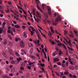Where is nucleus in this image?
I'll return each instance as SVG.
<instances>
[{
	"instance_id": "nucleus-36",
	"label": "nucleus",
	"mask_w": 78,
	"mask_h": 78,
	"mask_svg": "<svg viewBox=\"0 0 78 78\" xmlns=\"http://www.w3.org/2000/svg\"><path fill=\"white\" fill-rule=\"evenodd\" d=\"M69 73V72L67 71V72H64V74L65 75H68V74Z\"/></svg>"
},
{
	"instance_id": "nucleus-44",
	"label": "nucleus",
	"mask_w": 78,
	"mask_h": 78,
	"mask_svg": "<svg viewBox=\"0 0 78 78\" xmlns=\"http://www.w3.org/2000/svg\"><path fill=\"white\" fill-rule=\"evenodd\" d=\"M73 78H77L76 76V75H73Z\"/></svg>"
},
{
	"instance_id": "nucleus-1",
	"label": "nucleus",
	"mask_w": 78,
	"mask_h": 78,
	"mask_svg": "<svg viewBox=\"0 0 78 78\" xmlns=\"http://www.w3.org/2000/svg\"><path fill=\"white\" fill-rule=\"evenodd\" d=\"M59 21H61V17L60 16H58V17L55 19V23L53 22V24L55 25H57L58 23V22H59Z\"/></svg>"
},
{
	"instance_id": "nucleus-22",
	"label": "nucleus",
	"mask_w": 78,
	"mask_h": 78,
	"mask_svg": "<svg viewBox=\"0 0 78 78\" xmlns=\"http://www.w3.org/2000/svg\"><path fill=\"white\" fill-rule=\"evenodd\" d=\"M32 13H33V14L34 15H36V12H35V9H33V11L32 12Z\"/></svg>"
},
{
	"instance_id": "nucleus-21",
	"label": "nucleus",
	"mask_w": 78,
	"mask_h": 78,
	"mask_svg": "<svg viewBox=\"0 0 78 78\" xmlns=\"http://www.w3.org/2000/svg\"><path fill=\"white\" fill-rule=\"evenodd\" d=\"M68 44L70 46V47H72V44L71 43V41L69 40L68 41Z\"/></svg>"
},
{
	"instance_id": "nucleus-8",
	"label": "nucleus",
	"mask_w": 78,
	"mask_h": 78,
	"mask_svg": "<svg viewBox=\"0 0 78 78\" xmlns=\"http://www.w3.org/2000/svg\"><path fill=\"white\" fill-rule=\"evenodd\" d=\"M48 35L49 36L51 37V36H52V33H51V32L49 31L48 33Z\"/></svg>"
},
{
	"instance_id": "nucleus-6",
	"label": "nucleus",
	"mask_w": 78,
	"mask_h": 78,
	"mask_svg": "<svg viewBox=\"0 0 78 78\" xmlns=\"http://www.w3.org/2000/svg\"><path fill=\"white\" fill-rule=\"evenodd\" d=\"M20 46H21L22 47H24V43H23V41H20Z\"/></svg>"
},
{
	"instance_id": "nucleus-12",
	"label": "nucleus",
	"mask_w": 78,
	"mask_h": 78,
	"mask_svg": "<svg viewBox=\"0 0 78 78\" xmlns=\"http://www.w3.org/2000/svg\"><path fill=\"white\" fill-rule=\"evenodd\" d=\"M30 28L32 29V30L33 31H36L33 27L32 26H30Z\"/></svg>"
},
{
	"instance_id": "nucleus-50",
	"label": "nucleus",
	"mask_w": 78,
	"mask_h": 78,
	"mask_svg": "<svg viewBox=\"0 0 78 78\" xmlns=\"http://www.w3.org/2000/svg\"><path fill=\"white\" fill-rule=\"evenodd\" d=\"M36 21L37 22H38V23H39V21H40V20L39 19H37L36 20Z\"/></svg>"
},
{
	"instance_id": "nucleus-43",
	"label": "nucleus",
	"mask_w": 78,
	"mask_h": 78,
	"mask_svg": "<svg viewBox=\"0 0 78 78\" xmlns=\"http://www.w3.org/2000/svg\"><path fill=\"white\" fill-rule=\"evenodd\" d=\"M9 38L10 40H12V38L10 36H9Z\"/></svg>"
},
{
	"instance_id": "nucleus-58",
	"label": "nucleus",
	"mask_w": 78,
	"mask_h": 78,
	"mask_svg": "<svg viewBox=\"0 0 78 78\" xmlns=\"http://www.w3.org/2000/svg\"><path fill=\"white\" fill-rule=\"evenodd\" d=\"M8 78V76H3V78Z\"/></svg>"
},
{
	"instance_id": "nucleus-54",
	"label": "nucleus",
	"mask_w": 78,
	"mask_h": 78,
	"mask_svg": "<svg viewBox=\"0 0 78 78\" xmlns=\"http://www.w3.org/2000/svg\"><path fill=\"white\" fill-rule=\"evenodd\" d=\"M2 2H3V1H2V0H0V4L2 5V4H3Z\"/></svg>"
},
{
	"instance_id": "nucleus-37",
	"label": "nucleus",
	"mask_w": 78,
	"mask_h": 78,
	"mask_svg": "<svg viewBox=\"0 0 78 78\" xmlns=\"http://www.w3.org/2000/svg\"><path fill=\"white\" fill-rule=\"evenodd\" d=\"M48 15H45V19H48Z\"/></svg>"
},
{
	"instance_id": "nucleus-34",
	"label": "nucleus",
	"mask_w": 78,
	"mask_h": 78,
	"mask_svg": "<svg viewBox=\"0 0 78 78\" xmlns=\"http://www.w3.org/2000/svg\"><path fill=\"white\" fill-rule=\"evenodd\" d=\"M5 62H1L2 65H5Z\"/></svg>"
},
{
	"instance_id": "nucleus-39",
	"label": "nucleus",
	"mask_w": 78,
	"mask_h": 78,
	"mask_svg": "<svg viewBox=\"0 0 78 78\" xmlns=\"http://www.w3.org/2000/svg\"><path fill=\"white\" fill-rule=\"evenodd\" d=\"M15 55H16V56H19V55L18 54V53L17 52H15Z\"/></svg>"
},
{
	"instance_id": "nucleus-46",
	"label": "nucleus",
	"mask_w": 78,
	"mask_h": 78,
	"mask_svg": "<svg viewBox=\"0 0 78 78\" xmlns=\"http://www.w3.org/2000/svg\"><path fill=\"white\" fill-rule=\"evenodd\" d=\"M62 67H66V65L62 64Z\"/></svg>"
},
{
	"instance_id": "nucleus-23",
	"label": "nucleus",
	"mask_w": 78,
	"mask_h": 78,
	"mask_svg": "<svg viewBox=\"0 0 78 78\" xmlns=\"http://www.w3.org/2000/svg\"><path fill=\"white\" fill-rule=\"evenodd\" d=\"M28 62L29 63V65L30 66L32 65V62H31V61L29 60L28 61Z\"/></svg>"
},
{
	"instance_id": "nucleus-41",
	"label": "nucleus",
	"mask_w": 78,
	"mask_h": 78,
	"mask_svg": "<svg viewBox=\"0 0 78 78\" xmlns=\"http://www.w3.org/2000/svg\"><path fill=\"white\" fill-rule=\"evenodd\" d=\"M55 73L56 74V75H58V76H61L59 75V73L58 72H55Z\"/></svg>"
},
{
	"instance_id": "nucleus-47",
	"label": "nucleus",
	"mask_w": 78,
	"mask_h": 78,
	"mask_svg": "<svg viewBox=\"0 0 78 78\" xmlns=\"http://www.w3.org/2000/svg\"><path fill=\"white\" fill-rule=\"evenodd\" d=\"M21 2H20V0H19V4L20 6H22V4H21Z\"/></svg>"
},
{
	"instance_id": "nucleus-53",
	"label": "nucleus",
	"mask_w": 78,
	"mask_h": 78,
	"mask_svg": "<svg viewBox=\"0 0 78 78\" xmlns=\"http://www.w3.org/2000/svg\"><path fill=\"white\" fill-rule=\"evenodd\" d=\"M54 68H56L57 67H58V66L56 65H54L53 66Z\"/></svg>"
},
{
	"instance_id": "nucleus-42",
	"label": "nucleus",
	"mask_w": 78,
	"mask_h": 78,
	"mask_svg": "<svg viewBox=\"0 0 78 78\" xmlns=\"http://www.w3.org/2000/svg\"><path fill=\"white\" fill-rule=\"evenodd\" d=\"M19 40V38H17V37H16L15 38V41H18Z\"/></svg>"
},
{
	"instance_id": "nucleus-26",
	"label": "nucleus",
	"mask_w": 78,
	"mask_h": 78,
	"mask_svg": "<svg viewBox=\"0 0 78 78\" xmlns=\"http://www.w3.org/2000/svg\"><path fill=\"white\" fill-rule=\"evenodd\" d=\"M40 66L41 67H44V66H45V64H44V63H43V64L42 63H41L40 64Z\"/></svg>"
},
{
	"instance_id": "nucleus-4",
	"label": "nucleus",
	"mask_w": 78,
	"mask_h": 78,
	"mask_svg": "<svg viewBox=\"0 0 78 78\" xmlns=\"http://www.w3.org/2000/svg\"><path fill=\"white\" fill-rule=\"evenodd\" d=\"M56 42L57 43H60V44H61L62 46H63V47L65 48V49H66V50H67V48H66V46H65V45H64V44H62V43H61V41H59V40H56Z\"/></svg>"
},
{
	"instance_id": "nucleus-32",
	"label": "nucleus",
	"mask_w": 78,
	"mask_h": 78,
	"mask_svg": "<svg viewBox=\"0 0 78 78\" xmlns=\"http://www.w3.org/2000/svg\"><path fill=\"white\" fill-rule=\"evenodd\" d=\"M7 11L6 10H5V11H6V12H9V9H8V8H7Z\"/></svg>"
},
{
	"instance_id": "nucleus-63",
	"label": "nucleus",
	"mask_w": 78,
	"mask_h": 78,
	"mask_svg": "<svg viewBox=\"0 0 78 78\" xmlns=\"http://www.w3.org/2000/svg\"><path fill=\"white\" fill-rule=\"evenodd\" d=\"M8 3L9 4V5H11V2H8Z\"/></svg>"
},
{
	"instance_id": "nucleus-40",
	"label": "nucleus",
	"mask_w": 78,
	"mask_h": 78,
	"mask_svg": "<svg viewBox=\"0 0 78 78\" xmlns=\"http://www.w3.org/2000/svg\"><path fill=\"white\" fill-rule=\"evenodd\" d=\"M27 69L29 70H31V66H28L27 67Z\"/></svg>"
},
{
	"instance_id": "nucleus-2",
	"label": "nucleus",
	"mask_w": 78,
	"mask_h": 78,
	"mask_svg": "<svg viewBox=\"0 0 78 78\" xmlns=\"http://www.w3.org/2000/svg\"><path fill=\"white\" fill-rule=\"evenodd\" d=\"M36 0V3L37 4V8H38V9H39V10H40V11L41 12H42V10L39 7V3L38 2H40V1H39V0Z\"/></svg>"
},
{
	"instance_id": "nucleus-33",
	"label": "nucleus",
	"mask_w": 78,
	"mask_h": 78,
	"mask_svg": "<svg viewBox=\"0 0 78 78\" xmlns=\"http://www.w3.org/2000/svg\"><path fill=\"white\" fill-rule=\"evenodd\" d=\"M17 7H18V8L19 9H21L22 8V7H21L19 6L18 5H17Z\"/></svg>"
},
{
	"instance_id": "nucleus-9",
	"label": "nucleus",
	"mask_w": 78,
	"mask_h": 78,
	"mask_svg": "<svg viewBox=\"0 0 78 78\" xmlns=\"http://www.w3.org/2000/svg\"><path fill=\"white\" fill-rule=\"evenodd\" d=\"M36 13H37V17H39V18H41V16L40 15V14H39V12H36Z\"/></svg>"
},
{
	"instance_id": "nucleus-35",
	"label": "nucleus",
	"mask_w": 78,
	"mask_h": 78,
	"mask_svg": "<svg viewBox=\"0 0 78 78\" xmlns=\"http://www.w3.org/2000/svg\"><path fill=\"white\" fill-rule=\"evenodd\" d=\"M62 54V51H61V50H60L59 51V55H61Z\"/></svg>"
},
{
	"instance_id": "nucleus-10",
	"label": "nucleus",
	"mask_w": 78,
	"mask_h": 78,
	"mask_svg": "<svg viewBox=\"0 0 78 78\" xmlns=\"http://www.w3.org/2000/svg\"><path fill=\"white\" fill-rule=\"evenodd\" d=\"M30 57L33 59H36V57L34 55H30Z\"/></svg>"
},
{
	"instance_id": "nucleus-61",
	"label": "nucleus",
	"mask_w": 78,
	"mask_h": 78,
	"mask_svg": "<svg viewBox=\"0 0 78 78\" xmlns=\"http://www.w3.org/2000/svg\"><path fill=\"white\" fill-rule=\"evenodd\" d=\"M35 32H36L37 36L39 35H40V34H39V32H37L36 31H35Z\"/></svg>"
},
{
	"instance_id": "nucleus-38",
	"label": "nucleus",
	"mask_w": 78,
	"mask_h": 78,
	"mask_svg": "<svg viewBox=\"0 0 78 78\" xmlns=\"http://www.w3.org/2000/svg\"><path fill=\"white\" fill-rule=\"evenodd\" d=\"M20 69L21 70H24V68L23 67H21L20 68Z\"/></svg>"
},
{
	"instance_id": "nucleus-49",
	"label": "nucleus",
	"mask_w": 78,
	"mask_h": 78,
	"mask_svg": "<svg viewBox=\"0 0 78 78\" xmlns=\"http://www.w3.org/2000/svg\"><path fill=\"white\" fill-rule=\"evenodd\" d=\"M57 64L58 65V66H61V63L60 62H58L57 63Z\"/></svg>"
},
{
	"instance_id": "nucleus-52",
	"label": "nucleus",
	"mask_w": 78,
	"mask_h": 78,
	"mask_svg": "<svg viewBox=\"0 0 78 78\" xmlns=\"http://www.w3.org/2000/svg\"><path fill=\"white\" fill-rule=\"evenodd\" d=\"M58 46H59V47H60V46H61L62 45V44L61 43H58L57 44Z\"/></svg>"
},
{
	"instance_id": "nucleus-24",
	"label": "nucleus",
	"mask_w": 78,
	"mask_h": 78,
	"mask_svg": "<svg viewBox=\"0 0 78 78\" xmlns=\"http://www.w3.org/2000/svg\"><path fill=\"white\" fill-rule=\"evenodd\" d=\"M9 46H10V47H12V42H9Z\"/></svg>"
},
{
	"instance_id": "nucleus-29",
	"label": "nucleus",
	"mask_w": 78,
	"mask_h": 78,
	"mask_svg": "<svg viewBox=\"0 0 78 78\" xmlns=\"http://www.w3.org/2000/svg\"><path fill=\"white\" fill-rule=\"evenodd\" d=\"M42 9H44V8H45V5L44 4H42Z\"/></svg>"
},
{
	"instance_id": "nucleus-5",
	"label": "nucleus",
	"mask_w": 78,
	"mask_h": 78,
	"mask_svg": "<svg viewBox=\"0 0 78 78\" xmlns=\"http://www.w3.org/2000/svg\"><path fill=\"white\" fill-rule=\"evenodd\" d=\"M9 51L10 52V54L12 56H13V55H14V53H12V49H11L9 48Z\"/></svg>"
},
{
	"instance_id": "nucleus-62",
	"label": "nucleus",
	"mask_w": 78,
	"mask_h": 78,
	"mask_svg": "<svg viewBox=\"0 0 78 78\" xmlns=\"http://www.w3.org/2000/svg\"><path fill=\"white\" fill-rule=\"evenodd\" d=\"M19 73H23V72H22V70H21V71H19Z\"/></svg>"
},
{
	"instance_id": "nucleus-59",
	"label": "nucleus",
	"mask_w": 78,
	"mask_h": 78,
	"mask_svg": "<svg viewBox=\"0 0 78 78\" xmlns=\"http://www.w3.org/2000/svg\"><path fill=\"white\" fill-rule=\"evenodd\" d=\"M55 32L57 34H59V33L57 31H56V30H55Z\"/></svg>"
},
{
	"instance_id": "nucleus-19",
	"label": "nucleus",
	"mask_w": 78,
	"mask_h": 78,
	"mask_svg": "<svg viewBox=\"0 0 78 78\" xmlns=\"http://www.w3.org/2000/svg\"><path fill=\"white\" fill-rule=\"evenodd\" d=\"M50 29L52 33H54L55 32L54 31V30L53 29V27H51Z\"/></svg>"
},
{
	"instance_id": "nucleus-18",
	"label": "nucleus",
	"mask_w": 78,
	"mask_h": 78,
	"mask_svg": "<svg viewBox=\"0 0 78 78\" xmlns=\"http://www.w3.org/2000/svg\"><path fill=\"white\" fill-rule=\"evenodd\" d=\"M17 61L20 62V61H22V58H21L20 57L19 58H17Z\"/></svg>"
},
{
	"instance_id": "nucleus-51",
	"label": "nucleus",
	"mask_w": 78,
	"mask_h": 78,
	"mask_svg": "<svg viewBox=\"0 0 78 78\" xmlns=\"http://www.w3.org/2000/svg\"><path fill=\"white\" fill-rule=\"evenodd\" d=\"M2 54L4 56H5V52L3 51L2 52Z\"/></svg>"
},
{
	"instance_id": "nucleus-15",
	"label": "nucleus",
	"mask_w": 78,
	"mask_h": 78,
	"mask_svg": "<svg viewBox=\"0 0 78 78\" xmlns=\"http://www.w3.org/2000/svg\"><path fill=\"white\" fill-rule=\"evenodd\" d=\"M14 27H15V28H20L21 27L19 25H15L14 26Z\"/></svg>"
},
{
	"instance_id": "nucleus-20",
	"label": "nucleus",
	"mask_w": 78,
	"mask_h": 78,
	"mask_svg": "<svg viewBox=\"0 0 78 78\" xmlns=\"http://www.w3.org/2000/svg\"><path fill=\"white\" fill-rule=\"evenodd\" d=\"M11 62L12 64H17V63H16V62L14 60H12Z\"/></svg>"
},
{
	"instance_id": "nucleus-64",
	"label": "nucleus",
	"mask_w": 78,
	"mask_h": 78,
	"mask_svg": "<svg viewBox=\"0 0 78 78\" xmlns=\"http://www.w3.org/2000/svg\"><path fill=\"white\" fill-rule=\"evenodd\" d=\"M13 59V57H10V60H12Z\"/></svg>"
},
{
	"instance_id": "nucleus-17",
	"label": "nucleus",
	"mask_w": 78,
	"mask_h": 78,
	"mask_svg": "<svg viewBox=\"0 0 78 78\" xmlns=\"http://www.w3.org/2000/svg\"><path fill=\"white\" fill-rule=\"evenodd\" d=\"M24 36L25 37H27V32H24L23 33Z\"/></svg>"
},
{
	"instance_id": "nucleus-27",
	"label": "nucleus",
	"mask_w": 78,
	"mask_h": 78,
	"mask_svg": "<svg viewBox=\"0 0 78 78\" xmlns=\"http://www.w3.org/2000/svg\"><path fill=\"white\" fill-rule=\"evenodd\" d=\"M74 32L76 34V36H78V34H77V33H78V32H77V31H76L75 30H74Z\"/></svg>"
},
{
	"instance_id": "nucleus-31",
	"label": "nucleus",
	"mask_w": 78,
	"mask_h": 78,
	"mask_svg": "<svg viewBox=\"0 0 78 78\" xmlns=\"http://www.w3.org/2000/svg\"><path fill=\"white\" fill-rule=\"evenodd\" d=\"M33 48H31L30 50V53H33Z\"/></svg>"
},
{
	"instance_id": "nucleus-3",
	"label": "nucleus",
	"mask_w": 78,
	"mask_h": 78,
	"mask_svg": "<svg viewBox=\"0 0 78 78\" xmlns=\"http://www.w3.org/2000/svg\"><path fill=\"white\" fill-rule=\"evenodd\" d=\"M47 7L48 8V13L50 16H51V7L49 6H47Z\"/></svg>"
},
{
	"instance_id": "nucleus-30",
	"label": "nucleus",
	"mask_w": 78,
	"mask_h": 78,
	"mask_svg": "<svg viewBox=\"0 0 78 78\" xmlns=\"http://www.w3.org/2000/svg\"><path fill=\"white\" fill-rule=\"evenodd\" d=\"M41 70H42L43 72H44V73H46V72L45 71V70H44V69L43 68H41Z\"/></svg>"
},
{
	"instance_id": "nucleus-13",
	"label": "nucleus",
	"mask_w": 78,
	"mask_h": 78,
	"mask_svg": "<svg viewBox=\"0 0 78 78\" xmlns=\"http://www.w3.org/2000/svg\"><path fill=\"white\" fill-rule=\"evenodd\" d=\"M69 69H71L72 70H74V67L73 66H69Z\"/></svg>"
},
{
	"instance_id": "nucleus-60",
	"label": "nucleus",
	"mask_w": 78,
	"mask_h": 78,
	"mask_svg": "<svg viewBox=\"0 0 78 78\" xmlns=\"http://www.w3.org/2000/svg\"><path fill=\"white\" fill-rule=\"evenodd\" d=\"M68 59H69V62H70V61H71V58L70 57H69V58H68Z\"/></svg>"
},
{
	"instance_id": "nucleus-14",
	"label": "nucleus",
	"mask_w": 78,
	"mask_h": 78,
	"mask_svg": "<svg viewBox=\"0 0 78 78\" xmlns=\"http://www.w3.org/2000/svg\"><path fill=\"white\" fill-rule=\"evenodd\" d=\"M67 48L68 49H69V50H71V51H74V50L73 48H70L68 46H67Z\"/></svg>"
},
{
	"instance_id": "nucleus-25",
	"label": "nucleus",
	"mask_w": 78,
	"mask_h": 78,
	"mask_svg": "<svg viewBox=\"0 0 78 78\" xmlns=\"http://www.w3.org/2000/svg\"><path fill=\"white\" fill-rule=\"evenodd\" d=\"M2 31H3V29H2V27H1V30H0V34L2 33Z\"/></svg>"
},
{
	"instance_id": "nucleus-48",
	"label": "nucleus",
	"mask_w": 78,
	"mask_h": 78,
	"mask_svg": "<svg viewBox=\"0 0 78 78\" xmlns=\"http://www.w3.org/2000/svg\"><path fill=\"white\" fill-rule=\"evenodd\" d=\"M37 44H38V45H39V42H40V41L39 40H38L37 41Z\"/></svg>"
},
{
	"instance_id": "nucleus-56",
	"label": "nucleus",
	"mask_w": 78,
	"mask_h": 78,
	"mask_svg": "<svg viewBox=\"0 0 78 78\" xmlns=\"http://www.w3.org/2000/svg\"><path fill=\"white\" fill-rule=\"evenodd\" d=\"M37 36H38V37L39 39H40L41 40V37H40V36H41V35H38Z\"/></svg>"
},
{
	"instance_id": "nucleus-16",
	"label": "nucleus",
	"mask_w": 78,
	"mask_h": 78,
	"mask_svg": "<svg viewBox=\"0 0 78 78\" xmlns=\"http://www.w3.org/2000/svg\"><path fill=\"white\" fill-rule=\"evenodd\" d=\"M28 45L30 47H33V44H32L31 43H28Z\"/></svg>"
},
{
	"instance_id": "nucleus-28",
	"label": "nucleus",
	"mask_w": 78,
	"mask_h": 78,
	"mask_svg": "<svg viewBox=\"0 0 78 78\" xmlns=\"http://www.w3.org/2000/svg\"><path fill=\"white\" fill-rule=\"evenodd\" d=\"M41 35H42V36H43V37H45V39L47 38V37H46V36L45 35V34H43V33H41Z\"/></svg>"
},
{
	"instance_id": "nucleus-7",
	"label": "nucleus",
	"mask_w": 78,
	"mask_h": 78,
	"mask_svg": "<svg viewBox=\"0 0 78 78\" xmlns=\"http://www.w3.org/2000/svg\"><path fill=\"white\" fill-rule=\"evenodd\" d=\"M59 59L58 58H55L54 59V62H56V61H59Z\"/></svg>"
},
{
	"instance_id": "nucleus-45",
	"label": "nucleus",
	"mask_w": 78,
	"mask_h": 78,
	"mask_svg": "<svg viewBox=\"0 0 78 78\" xmlns=\"http://www.w3.org/2000/svg\"><path fill=\"white\" fill-rule=\"evenodd\" d=\"M69 36L70 37L72 38L73 37V34H70L69 35Z\"/></svg>"
},
{
	"instance_id": "nucleus-11",
	"label": "nucleus",
	"mask_w": 78,
	"mask_h": 78,
	"mask_svg": "<svg viewBox=\"0 0 78 78\" xmlns=\"http://www.w3.org/2000/svg\"><path fill=\"white\" fill-rule=\"evenodd\" d=\"M49 41L51 43V44L52 45H54V44H55V43L54 42L52 41V40H51V39H50L49 40Z\"/></svg>"
},
{
	"instance_id": "nucleus-55",
	"label": "nucleus",
	"mask_w": 78,
	"mask_h": 78,
	"mask_svg": "<svg viewBox=\"0 0 78 78\" xmlns=\"http://www.w3.org/2000/svg\"><path fill=\"white\" fill-rule=\"evenodd\" d=\"M69 64V63H68V61L66 62V66L67 67L68 66V64Z\"/></svg>"
},
{
	"instance_id": "nucleus-57",
	"label": "nucleus",
	"mask_w": 78,
	"mask_h": 78,
	"mask_svg": "<svg viewBox=\"0 0 78 78\" xmlns=\"http://www.w3.org/2000/svg\"><path fill=\"white\" fill-rule=\"evenodd\" d=\"M26 75L27 76H28V77H29L30 76V74L29 73H27V74Z\"/></svg>"
}]
</instances>
